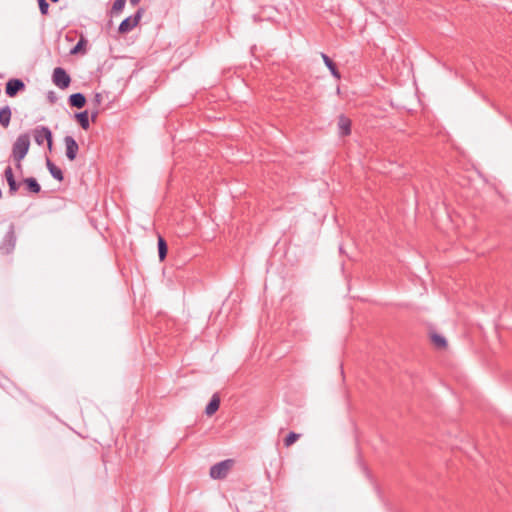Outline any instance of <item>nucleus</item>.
<instances>
[{"label": "nucleus", "mask_w": 512, "mask_h": 512, "mask_svg": "<svg viewBox=\"0 0 512 512\" xmlns=\"http://www.w3.org/2000/svg\"><path fill=\"white\" fill-rule=\"evenodd\" d=\"M141 0H129L132 6H137Z\"/></svg>", "instance_id": "nucleus-26"}, {"label": "nucleus", "mask_w": 512, "mask_h": 512, "mask_svg": "<svg viewBox=\"0 0 512 512\" xmlns=\"http://www.w3.org/2000/svg\"><path fill=\"white\" fill-rule=\"evenodd\" d=\"M338 134L341 137H345L351 134V120L344 114L338 116Z\"/></svg>", "instance_id": "nucleus-9"}, {"label": "nucleus", "mask_w": 512, "mask_h": 512, "mask_svg": "<svg viewBox=\"0 0 512 512\" xmlns=\"http://www.w3.org/2000/svg\"><path fill=\"white\" fill-rule=\"evenodd\" d=\"M126 0H115L111 9V13H119L125 7Z\"/></svg>", "instance_id": "nucleus-21"}, {"label": "nucleus", "mask_w": 512, "mask_h": 512, "mask_svg": "<svg viewBox=\"0 0 512 512\" xmlns=\"http://www.w3.org/2000/svg\"><path fill=\"white\" fill-rule=\"evenodd\" d=\"M37 3L39 6L40 13L43 16H46L49 13V3L46 0H37Z\"/></svg>", "instance_id": "nucleus-22"}, {"label": "nucleus", "mask_w": 512, "mask_h": 512, "mask_svg": "<svg viewBox=\"0 0 512 512\" xmlns=\"http://www.w3.org/2000/svg\"><path fill=\"white\" fill-rule=\"evenodd\" d=\"M94 102L99 105L102 102V95L100 93H96L94 96Z\"/></svg>", "instance_id": "nucleus-25"}, {"label": "nucleus", "mask_w": 512, "mask_h": 512, "mask_svg": "<svg viewBox=\"0 0 512 512\" xmlns=\"http://www.w3.org/2000/svg\"><path fill=\"white\" fill-rule=\"evenodd\" d=\"M30 148L29 135L24 133L17 137L12 147V157L16 162V167L21 168V161L25 158Z\"/></svg>", "instance_id": "nucleus-1"}, {"label": "nucleus", "mask_w": 512, "mask_h": 512, "mask_svg": "<svg viewBox=\"0 0 512 512\" xmlns=\"http://www.w3.org/2000/svg\"><path fill=\"white\" fill-rule=\"evenodd\" d=\"M158 255L160 261H163L167 256L168 246L165 239L162 236H158Z\"/></svg>", "instance_id": "nucleus-19"}, {"label": "nucleus", "mask_w": 512, "mask_h": 512, "mask_svg": "<svg viewBox=\"0 0 512 512\" xmlns=\"http://www.w3.org/2000/svg\"><path fill=\"white\" fill-rule=\"evenodd\" d=\"M233 461L230 459L223 460L211 466L209 475L212 479H224L230 468L232 467Z\"/></svg>", "instance_id": "nucleus-4"}, {"label": "nucleus", "mask_w": 512, "mask_h": 512, "mask_svg": "<svg viewBox=\"0 0 512 512\" xmlns=\"http://www.w3.org/2000/svg\"><path fill=\"white\" fill-rule=\"evenodd\" d=\"M68 102L71 107L81 109L86 104V97L83 93L77 92L69 96Z\"/></svg>", "instance_id": "nucleus-11"}, {"label": "nucleus", "mask_w": 512, "mask_h": 512, "mask_svg": "<svg viewBox=\"0 0 512 512\" xmlns=\"http://www.w3.org/2000/svg\"><path fill=\"white\" fill-rule=\"evenodd\" d=\"M52 79L54 84L60 89H66L71 83V78L65 69L57 67L53 71Z\"/></svg>", "instance_id": "nucleus-6"}, {"label": "nucleus", "mask_w": 512, "mask_h": 512, "mask_svg": "<svg viewBox=\"0 0 512 512\" xmlns=\"http://www.w3.org/2000/svg\"><path fill=\"white\" fill-rule=\"evenodd\" d=\"M300 438V434L295 432H290L284 439V445L286 447L291 446Z\"/></svg>", "instance_id": "nucleus-20"}, {"label": "nucleus", "mask_w": 512, "mask_h": 512, "mask_svg": "<svg viewBox=\"0 0 512 512\" xmlns=\"http://www.w3.org/2000/svg\"><path fill=\"white\" fill-rule=\"evenodd\" d=\"M46 167L54 179L63 181L64 174L62 170L56 166L49 158L46 159Z\"/></svg>", "instance_id": "nucleus-12"}, {"label": "nucleus", "mask_w": 512, "mask_h": 512, "mask_svg": "<svg viewBox=\"0 0 512 512\" xmlns=\"http://www.w3.org/2000/svg\"><path fill=\"white\" fill-rule=\"evenodd\" d=\"M431 341L433 345L438 349H444L447 347V341L444 336L438 334V333H431L430 335Z\"/></svg>", "instance_id": "nucleus-18"}, {"label": "nucleus", "mask_w": 512, "mask_h": 512, "mask_svg": "<svg viewBox=\"0 0 512 512\" xmlns=\"http://www.w3.org/2000/svg\"><path fill=\"white\" fill-rule=\"evenodd\" d=\"M25 89V83L18 78H12L7 81L5 86V93L9 97H15L19 92Z\"/></svg>", "instance_id": "nucleus-8"}, {"label": "nucleus", "mask_w": 512, "mask_h": 512, "mask_svg": "<svg viewBox=\"0 0 512 512\" xmlns=\"http://www.w3.org/2000/svg\"><path fill=\"white\" fill-rule=\"evenodd\" d=\"M34 140L38 145L47 141L49 150L52 149L53 137L51 130L46 126H37L33 131Z\"/></svg>", "instance_id": "nucleus-5"}, {"label": "nucleus", "mask_w": 512, "mask_h": 512, "mask_svg": "<svg viewBox=\"0 0 512 512\" xmlns=\"http://www.w3.org/2000/svg\"><path fill=\"white\" fill-rule=\"evenodd\" d=\"M50 1H51V2H53V3H57V2H59L60 0H50Z\"/></svg>", "instance_id": "nucleus-28"}, {"label": "nucleus", "mask_w": 512, "mask_h": 512, "mask_svg": "<svg viewBox=\"0 0 512 512\" xmlns=\"http://www.w3.org/2000/svg\"><path fill=\"white\" fill-rule=\"evenodd\" d=\"M12 111L10 106L6 105L0 108V125L3 128H7L10 124Z\"/></svg>", "instance_id": "nucleus-14"}, {"label": "nucleus", "mask_w": 512, "mask_h": 512, "mask_svg": "<svg viewBox=\"0 0 512 512\" xmlns=\"http://www.w3.org/2000/svg\"><path fill=\"white\" fill-rule=\"evenodd\" d=\"M143 13H144V9L140 7V8H138V10L135 12L134 15L129 16V17L125 18L124 20H122V22L120 23V25L118 27L119 33H122V34L128 33L133 28H135L138 25Z\"/></svg>", "instance_id": "nucleus-3"}, {"label": "nucleus", "mask_w": 512, "mask_h": 512, "mask_svg": "<svg viewBox=\"0 0 512 512\" xmlns=\"http://www.w3.org/2000/svg\"><path fill=\"white\" fill-rule=\"evenodd\" d=\"M47 99L49 100V102L51 104H54L57 101V96H56L55 92L49 91L47 93Z\"/></svg>", "instance_id": "nucleus-24"}, {"label": "nucleus", "mask_w": 512, "mask_h": 512, "mask_svg": "<svg viewBox=\"0 0 512 512\" xmlns=\"http://www.w3.org/2000/svg\"><path fill=\"white\" fill-rule=\"evenodd\" d=\"M220 406V397L217 393L213 394L212 398L210 399L209 403L207 404L205 408V413L207 416H211L216 413V411L219 409Z\"/></svg>", "instance_id": "nucleus-13"}, {"label": "nucleus", "mask_w": 512, "mask_h": 512, "mask_svg": "<svg viewBox=\"0 0 512 512\" xmlns=\"http://www.w3.org/2000/svg\"><path fill=\"white\" fill-rule=\"evenodd\" d=\"M97 114H98V112H97V111L92 112V114H91V120H92L93 122L95 121V119H96V117H97Z\"/></svg>", "instance_id": "nucleus-27"}, {"label": "nucleus", "mask_w": 512, "mask_h": 512, "mask_svg": "<svg viewBox=\"0 0 512 512\" xmlns=\"http://www.w3.org/2000/svg\"><path fill=\"white\" fill-rule=\"evenodd\" d=\"M4 174H5V178L7 180L8 186H9V194L10 195H15L16 192L18 191L19 187H20V183H18L15 180L12 168L10 166H8L5 169Z\"/></svg>", "instance_id": "nucleus-10"}, {"label": "nucleus", "mask_w": 512, "mask_h": 512, "mask_svg": "<svg viewBox=\"0 0 512 512\" xmlns=\"http://www.w3.org/2000/svg\"><path fill=\"white\" fill-rule=\"evenodd\" d=\"M75 118L82 129L87 130L90 127L89 113L87 110L75 113Z\"/></svg>", "instance_id": "nucleus-17"}, {"label": "nucleus", "mask_w": 512, "mask_h": 512, "mask_svg": "<svg viewBox=\"0 0 512 512\" xmlns=\"http://www.w3.org/2000/svg\"><path fill=\"white\" fill-rule=\"evenodd\" d=\"M23 183L26 186L28 192L38 194L41 191V186L34 177H28L23 179Z\"/></svg>", "instance_id": "nucleus-15"}, {"label": "nucleus", "mask_w": 512, "mask_h": 512, "mask_svg": "<svg viewBox=\"0 0 512 512\" xmlns=\"http://www.w3.org/2000/svg\"><path fill=\"white\" fill-rule=\"evenodd\" d=\"M85 44H86V41H85L83 38H81V39L77 42V44H76V45L71 49L70 53H71V54H76V53H78V52L83 48V46H84Z\"/></svg>", "instance_id": "nucleus-23"}, {"label": "nucleus", "mask_w": 512, "mask_h": 512, "mask_svg": "<svg viewBox=\"0 0 512 512\" xmlns=\"http://www.w3.org/2000/svg\"><path fill=\"white\" fill-rule=\"evenodd\" d=\"M16 245V234L14 224H10L8 231L4 235L0 244V253L2 255H8L13 252Z\"/></svg>", "instance_id": "nucleus-2"}, {"label": "nucleus", "mask_w": 512, "mask_h": 512, "mask_svg": "<svg viewBox=\"0 0 512 512\" xmlns=\"http://www.w3.org/2000/svg\"><path fill=\"white\" fill-rule=\"evenodd\" d=\"M321 57L326 65V67L329 69V71L331 72V74L336 78V79H340V73L336 67V64L331 60V58L326 55L325 53H321Z\"/></svg>", "instance_id": "nucleus-16"}, {"label": "nucleus", "mask_w": 512, "mask_h": 512, "mask_svg": "<svg viewBox=\"0 0 512 512\" xmlns=\"http://www.w3.org/2000/svg\"><path fill=\"white\" fill-rule=\"evenodd\" d=\"M65 144V155L69 161H74L77 157L79 151V145L76 140L72 136H65L64 139Z\"/></svg>", "instance_id": "nucleus-7"}]
</instances>
